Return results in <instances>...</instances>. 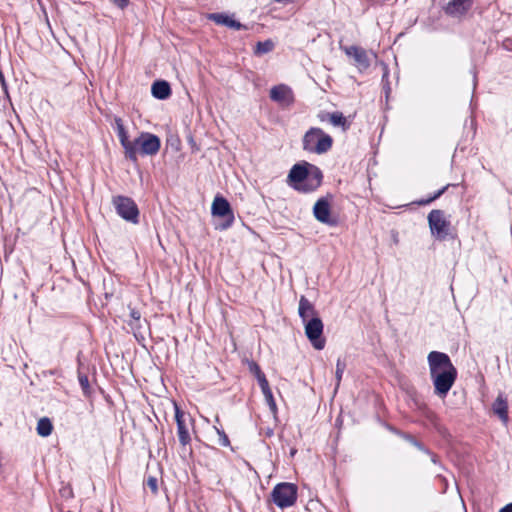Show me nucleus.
<instances>
[{
	"label": "nucleus",
	"instance_id": "2",
	"mask_svg": "<svg viewBox=\"0 0 512 512\" xmlns=\"http://www.w3.org/2000/svg\"><path fill=\"white\" fill-rule=\"evenodd\" d=\"M322 181V170L306 161L294 164L287 176L288 185L301 193L316 191L321 186Z\"/></svg>",
	"mask_w": 512,
	"mask_h": 512
},
{
	"label": "nucleus",
	"instance_id": "38",
	"mask_svg": "<svg viewBox=\"0 0 512 512\" xmlns=\"http://www.w3.org/2000/svg\"><path fill=\"white\" fill-rule=\"evenodd\" d=\"M388 76V72L385 71V73L383 74V77H382V80L384 81V79Z\"/></svg>",
	"mask_w": 512,
	"mask_h": 512
},
{
	"label": "nucleus",
	"instance_id": "32",
	"mask_svg": "<svg viewBox=\"0 0 512 512\" xmlns=\"http://www.w3.org/2000/svg\"><path fill=\"white\" fill-rule=\"evenodd\" d=\"M257 381H258V384H259V386L261 388L262 393H265V391L271 390L270 386H269V382H268V380H267L265 375L262 376L261 378H259Z\"/></svg>",
	"mask_w": 512,
	"mask_h": 512
},
{
	"label": "nucleus",
	"instance_id": "3",
	"mask_svg": "<svg viewBox=\"0 0 512 512\" xmlns=\"http://www.w3.org/2000/svg\"><path fill=\"white\" fill-rule=\"evenodd\" d=\"M333 145V138L321 128L311 127L302 138V148L318 155L327 153Z\"/></svg>",
	"mask_w": 512,
	"mask_h": 512
},
{
	"label": "nucleus",
	"instance_id": "25",
	"mask_svg": "<svg viewBox=\"0 0 512 512\" xmlns=\"http://www.w3.org/2000/svg\"><path fill=\"white\" fill-rule=\"evenodd\" d=\"M402 437L423 453H430V449H428L423 443L418 441L413 435L409 433H403Z\"/></svg>",
	"mask_w": 512,
	"mask_h": 512
},
{
	"label": "nucleus",
	"instance_id": "22",
	"mask_svg": "<svg viewBox=\"0 0 512 512\" xmlns=\"http://www.w3.org/2000/svg\"><path fill=\"white\" fill-rule=\"evenodd\" d=\"M450 186H455V185L454 184H447L444 187H442L441 189L437 190L431 196H429L427 198L419 199L417 201H414L413 203L418 205V206H426V205L432 203L433 201L437 200L438 198H440L447 191V189Z\"/></svg>",
	"mask_w": 512,
	"mask_h": 512
},
{
	"label": "nucleus",
	"instance_id": "16",
	"mask_svg": "<svg viewBox=\"0 0 512 512\" xmlns=\"http://www.w3.org/2000/svg\"><path fill=\"white\" fill-rule=\"evenodd\" d=\"M472 5L473 0H449L445 7V12L451 16L464 15Z\"/></svg>",
	"mask_w": 512,
	"mask_h": 512
},
{
	"label": "nucleus",
	"instance_id": "33",
	"mask_svg": "<svg viewBox=\"0 0 512 512\" xmlns=\"http://www.w3.org/2000/svg\"><path fill=\"white\" fill-rule=\"evenodd\" d=\"M112 4H114L116 7H118L121 10H124L127 8L130 4L129 0H109Z\"/></svg>",
	"mask_w": 512,
	"mask_h": 512
},
{
	"label": "nucleus",
	"instance_id": "37",
	"mask_svg": "<svg viewBox=\"0 0 512 512\" xmlns=\"http://www.w3.org/2000/svg\"><path fill=\"white\" fill-rule=\"evenodd\" d=\"M499 512H512V503L505 505Z\"/></svg>",
	"mask_w": 512,
	"mask_h": 512
},
{
	"label": "nucleus",
	"instance_id": "9",
	"mask_svg": "<svg viewBox=\"0 0 512 512\" xmlns=\"http://www.w3.org/2000/svg\"><path fill=\"white\" fill-rule=\"evenodd\" d=\"M305 335L316 350H322L325 347L326 340L323 336L324 324L321 318L312 317L304 322Z\"/></svg>",
	"mask_w": 512,
	"mask_h": 512
},
{
	"label": "nucleus",
	"instance_id": "28",
	"mask_svg": "<svg viewBox=\"0 0 512 512\" xmlns=\"http://www.w3.org/2000/svg\"><path fill=\"white\" fill-rule=\"evenodd\" d=\"M78 380H79V384L81 386V389L84 393V395L88 396L90 395V384H89V379H88V376L86 374H83V373H78Z\"/></svg>",
	"mask_w": 512,
	"mask_h": 512
},
{
	"label": "nucleus",
	"instance_id": "30",
	"mask_svg": "<svg viewBox=\"0 0 512 512\" xmlns=\"http://www.w3.org/2000/svg\"><path fill=\"white\" fill-rule=\"evenodd\" d=\"M214 429L219 436V444L223 447H229L230 440H229L227 434L225 433V431L222 428H219L217 426H214Z\"/></svg>",
	"mask_w": 512,
	"mask_h": 512
},
{
	"label": "nucleus",
	"instance_id": "34",
	"mask_svg": "<svg viewBox=\"0 0 512 512\" xmlns=\"http://www.w3.org/2000/svg\"><path fill=\"white\" fill-rule=\"evenodd\" d=\"M331 115L330 112H320L318 114V119L321 121V122H325V121H328L329 122V116Z\"/></svg>",
	"mask_w": 512,
	"mask_h": 512
},
{
	"label": "nucleus",
	"instance_id": "21",
	"mask_svg": "<svg viewBox=\"0 0 512 512\" xmlns=\"http://www.w3.org/2000/svg\"><path fill=\"white\" fill-rule=\"evenodd\" d=\"M329 122L335 127H341L345 132L350 129L351 123L343 115L342 112L335 111L329 116Z\"/></svg>",
	"mask_w": 512,
	"mask_h": 512
},
{
	"label": "nucleus",
	"instance_id": "14",
	"mask_svg": "<svg viewBox=\"0 0 512 512\" xmlns=\"http://www.w3.org/2000/svg\"><path fill=\"white\" fill-rule=\"evenodd\" d=\"M270 99L283 108H288L295 102L292 89L285 84L273 86L270 90Z\"/></svg>",
	"mask_w": 512,
	"mask_h": 512
},
{
	"label": "nucleus",
	"instance_id": "39",
	"mask_svg": "<svg viewBox=\"0 0 512 512\" xmlns=\"http://www.w3.org/2000/svg\"><path fill=\"white\" fill-rule=\"evenodd\" d=\"M390 91V87L387 85L386 86V93H388Z\"/></svg>",
	"mask_w": 512,
	"mask_h": 512
},
{
	"label": "nucleus",
	"instance_id": "23",
	"mask_svg": "<svg viewBox=\"0 0 512 512\" xmlns=\"http://www.w3.org/2000/svg\"><path fill=\"white\" fill-rule=\"evenodd\" d=\"M36 430H37L38 435H40L42 437H47V436L51 435L52 430H53V425H52L51 420L47 417L41 418L37 423Z\"/></svg>",
	"mask_w": 512,
	"mask_h": 512
},
{
	"label": "nucleus",
	"instance_id": "8",
	"mask_svg": "<svg viewBox=\"0 0 512 512\" xmlns=\"http://www.w3.org/2000/svg\"><path fill=\"white\" fill-rule=\"evenodd\" d=\"M427 219L431 234L440 241L445 240L449 235L451 225L445 217V212L440 209H433L429 212Z\"/></svg>",
	"mask_w": 512,
	"mask_h": 512
},
{
	"label": "nucleus",
	"instance_id": "15",
	"mask_svg": "<svg viewBox=\"0 0 512 512\" xmlns=\"http://www.w3.org/2000/svg\"><path fill=\"white\" fill-rule=\"evenodd\" d=\"M115 130L120 141L121 146L124 149V155L126 159H134L135 150L132 146V141L129 140L127 131L124 127L123 121L120 117H115Z\"/></svg>",
	"mask_w": 512,
	"mask_h": 512
},
{
	"label": "nucleus",
	"instance_id": "26",
	"mask_svg": "<svg viewBox=\"0 0 512 512\" xmlns=\"http://www.w3.org/2000/svg\"><path fill=\"white\" fill-rule=\"evenodd\" d=\"M345 369H346L345 361H343L339 358L336 362V372H335L336 388L339 387V385H340L342 375H343Z\"/></svg>",
	"mask_w": 512,
	"mask_h": 512
},
{
	"label": "nucleus",
	"instance_id": "5",
	"mask_svg": "<svg viewBox=\"0 0 512 512\" xmlns=\"http://www.w3.org/2000/svg\"><path fill=\"white\" fill-rule=\"evenodd\" d=\"M297 496L298 487L288 482L276 484L271 492L272 502L281 509L293 506L297 501Z\"/></svg>",
	"mask_w": 512,
	"mask_h": 512
},
{
	"label": "nucleus",
	"instance_id": "1",
	"mask_svg": "<svg viewBox=\"0 0 512 512\" xmlns=\"http://www.w3.org/2000/svg\"><path fill=\"white\" fill-rule=\"evenodd\" d=\"M434 393L445 398L457 379V369L450 357L443 352L431 351L427 357Z\"/></svg>",
	"mask_w": 512,
	"mask_h": 512
},
{
	"label": "nucleus",
	"instance_id": "36",
	"mask_svg": "<svg viewBox=\"0 0 512 512\" xmlns=\"http://www.w3.org/2000/svg\"><path fill=\"white\" fill-rule=\"evenodd\" d=\"M426 454L430 456L432 463H434V464L440 463L438 456L435 453H433L431 450H430V453H426Z\"/></svg>",
	"mask_w": 512,
	"mask_h": 512
},
{
	"label": "nucleus",
	"instance_id": "20",
	"mask_svg": "<svg viewBox=\"0 0 512 512\" xmlns=\"http://www.w3.org/2000/svg\"><path fill=\"white\" fill-rule=\"evenodd\" d=\"M152 96L159 100H165L170 97L172 91L170 84L165 80H156L151 87Z\"/></svg>",
	"mask_w": 512,
	"mask_h": 512
},
{
	"label": "nucleus",
	"instance_id": "6",
	"mask_svg": "<svg viewBox=\"0 0 512 512\" xmlns=\"http://www.w3.org/2000/svg\"><path fill=\"white\" fill-rule=\"evenodd\" d=\"M112 203L122 219L133 224L139 223V209L132 198L118 195L113 197Z\"/></svg>",
	"mask_w": 512,
	"mask_h": 512
},
{
	"label": "nucleus",
	"instance_id": "31",
	"mask_svg": "<svg viewBox=\"0 0 512 512\" xmlns=\"http://www.w3.org/2000/svg\"><path fill=\"white\" fill-rule=\"evenodd\" d=\"M146 485L150 488L151 492L156 494L158 492V481L154 476H149Z\"/></svg>",
	"mask_w": 512,
	"mask_h": 512
},
{
	"label": "nucleus",
	"instance_id": "4",
	"mask_svg": "<svg viewBox=\"0 0 512 512\" xmlns=\"http://www.w3.org/2000/svg\"><path fill=\"white\" fill-rule=\"evenodd\" d=\"M132 146L135 150V157L129 160L133 163H137L138 155L155 156L161 148V140L153 133L141 132L138 137L132 140Z\"/></svg>",
	"mask_w": 512,
	"mask_h": 512
},
{
	"label": "nucleus",
	"instance_id": "12",
	"mask_svg": "<svg viewBox=\"0 0 512 512\" xmlns=\"http://www.w3.org/2000/svg\"><path fill=\"white\" fill-rule=\"evenodd\" d=\"M341 50L349 57L354 60V65L360 72L367 70L370 67V59L367 51L357 45L351 46H340Z\"/></svg>",
	"mask_w": 512,
	"mask_h": 512
},
{
	"label": "nucleus",
	"instance_id": "17",
	"mask_svg": "<svg viewBox=\"0 0 512 512\" xmlns=\"http://www.w3.org/2000/svg\"><path fill=\"white\" fill-rule=\"evenodd\" d=\"M208 18L212 21H214L218 25H223L235 30H247L248 27L239 21L232 19L230 16H228L225 13H211L209 14Z\"/></svg>",
	"mask_w": 512,
	"mask_h": 512
},
{
	"label": "nucleus",
	"instance_id": "11",
	"mask_svg": "<svg viewBox=\"0 0 512 512\" xmlns=\"http://www.w3.org/2000/svg\"><path fill=\"white\" fill-rule=\"evenodd\" d=\"M331 199V194L319 198L313 206V215L315 219L320 223L326 224L331 227H335L338 225V219L336 217L331 216Z\"/></svg>",
	"mask_w": 512,
	"mask_h": 512
},
{
	"label": "nucleus",
	"instance_id": "19",
	"mask_svg": "<svg viewBox=\"0 0 512 512\" xmlns=\"http://www.w3.org/2000/svg\"><path fill=\"white\" fill-rule=\"evenodd\" d=\"M298 314L303 323L319 316L314 305L303 295L299 299Z\"/></svg>",
	"mask_w": 512,
	"mask_h": 512
},
{
	"label": "nucleus",
	"instance_id": "10",
	"mask_svg": "<svg viewBox=\"0 0 512 512\" xmlns=\"http://www.w3.org/2000/svg\"><path fill=\"white\" fill-rule=\"evenodd\" d=\"M175 409V421L177 425V436L179 442L183 448L191 443V436L189 433V425H193L194 419L190 414L185 413L181 408L174 402Z\"/></svg>",
	"mask_w": 512,
	"mask_h": 512
},
{
	"label": "nucleus",
	"instance_id": "18",
	"mask_svg": "<svg viewBox=\"0 0 512 512\" xmlns=\"http://www.w3.org/2000/svg\"><path fill=\"white\" fill-rule=\"evenodd\" d=\"M492 411L495 415L498 416V418L506 424L509 420L508 416V401L507 398L502 394L499 393L497 398L492 404Z\"/></svg>",
	"mask_w": 512,
	"mask_h": 512
},
{
	"label": "nucleus",
	"instance_id": "24",
	"mask_svg": "<svg viewBox=\"0 0 512 512\" xmlns=\"http://www.w3.org/2000/svg\"><path fill=\"white\" fill-rule=\"evenodd\" d=\"M275 47L274 42L271 39H267L265 41H259L256 43L254 48V54L257 56H261L263 54L271 52Z\"/></svg>",
	"mask_w": 512,
	"mask_h": 512
},
{
	"label": "nucleus",
	"instance_id": "13",
	"mask_svg": "<svg viewBox=\"0 0 512 512\" xmlns=\"http://www.w3.org/2000/svg\"><path fill=\"white\" fill-rule=\"evenodd\" d=\"M130 320L127 321L128 326L131 328L134 337L138 342L145 340L144 328L150 327V323L146 319H142V315L139 310L134 307L128 306Z\"/></svg>",
	"mask_w": 512,
	"mask_h": 512
},
{
	"label": "nucleus",
	"instance_id": "35",
	"mask_svg": "<svg viewBox=\"0 0 512 512\" xmlns=\"http://www.w3.org/2000/svg\"><path fill=\"white\" fill-rule=\"evenodd\" d=\"M503 47L508 50V51H512V39L510 38H507L503 41Z\"/></svg>",
	"mask_w": 512,
	"mask_h": 512
},
{
	"label": "nucleus",
	"instance_id": "27",
	"mask_svg": "<svg viewBox=\"0 0 512 512\" xmlns=\"http://www.w3.org/2000/svg\"><path fill=\"white\" fill-rule=\"evenodd\" d=\"M247 364H248V369H249V372L254 375V377L258 380L259 378H261L262 376H264L265 374L263 373V371L261 370L260 366L253 360H247Z\"/></svg>",
	"mask_w": 512,
	"mask_h": 512
},
{
	"label": "nucleus",
	"instance_id": "7",
	"mask_svg": "<svg viewBox=\"0 0 512 512\" xmlns=\"http://www.w3.org/2000/svg\"><path fill=\"white\" fill-rule=\"evenodd\" d=\"M212 215L221 218L223 221L216 228L226 230L234 223V213L227 199L222 196H216L211 207Z\"/></svg>",
	"mask_w": 512,
	"mask_h": 512
},
{
	"label": "nucleus",
	"instance_id": "29",
	"mask_svg": "<svg viewBox=\"0 0 512 512\" xmlns=\"http://www.w3.org/2000/svg\"><path fill=\"white\" fill-rule=\"evenodd\" d=\"M263 395H264L267 405L269 406L270 411L275 415L277 413V405H276L275 399L273 397L272 391L271 390L265 391V393H263Z\"/></svg>",
	"mask_w": 512,
	"mask_h": 512
}]
</instances>
